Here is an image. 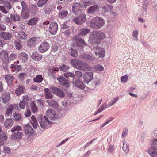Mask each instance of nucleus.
Segmentation results:
<instances>
[{
    "label": "nucleus",
    "instance_id": "18",
    "mask_svg": "<svg viewBox=\"0 0 157 157\" xmlns=\"http://www.w3.org/2000/svg\"><path fill=\"white\" fill-rule=\"evenodd\" d=\"M57 80L60 83V84L64 85L66 87H69L70 83L68 82L67 80L63 76H60L57 78Z\"/></svg>",
    "mask_w": 157,
    "mask_h": 157
},
{
    "label": "nucleus",
    "instance_id": "4",
    "mask_svg": "<svg viewBox=\"0 0 157 157\" xmlns=\"http://www.w3.org/2000/svg\"><path fill=\"white\" fill-rule=\"evenodd\" d=\"M46 117L51 120L56 121L59 118V116L56 112L53 109L49 108L46 112Z\"/></svg>",
    "mask_w": 157,
    "mask_h": 157
},
{
    "label": "nucleus",
    "instance_id": "49",
    "mask_svg": "<svg viewBox=\"0 0 157 157\" xmlns=\"http://www.w3.org/2000/svg\"><path fill=\"white\" fill-rule=\"evenodd\" d=\"M59 68L60 70L64 72L66 71L70 68L69 66L64 64L61 65Z\"/></svg>",
    "mask_w": 157,
    "mask_h": 157
},
{
    "label": "nucleus",
    "instance_id": "59",
    "mask_svg": "<svg viewBox=\"0 0 157 157\" xmlns=\"http://www.w3.org/2000/svg\"><path fill=\"white\" fill-rule=\"evenodd\" d=\"M0 11L5 14L8 13V11L6 9L5 7L3 6H0Z\"/></svg>",
    "mask_w": 157,
    "mask_h": 157
},
{
    "label": "nucleus",
    "instance_id": "38",
    "mask_svg": "<svg viewBox=\"0 0 157 157\" xmlns=\"http://www.w3.org/2000/svg\"><path fill=\"white\" fill-rule=\"evenodd\" d=\"M38 21L37 18L35 17L32 18L28 22L27 24L29 25H35L36 24Z\"/></svg>",
    "mask_w": 157,
    "mask_h": 157
},
{
    "label": "nucleus",
    "instance_id": "11",
    "mask_svg": "<svg viewBox=\"0 0 157 157\" xmlns=\"http://www.w3.org/2000/svg\"><path fill=\"white\" fill-rule=\"evenodd\" d=\"M50 89L54 94L60 97H63L65 96L63 91L60 89L55 87H51Z\"/></svg>",
    "mask_w": 157,
    "mask_h": 157
},
{
    "label": "nucleus",
    "instance_id": "52",
    "mask_svg": "<svg viewBox=\"0 0 157 157\" xmlns=\"http://www.w3.org/2000/svg\"><path fill=\"white\" fill-rule=\"evenodd\" d=\"M68 14L67 11L66 10H64L63 12H61L59 13V17L62 18H64L66 17Z\"/></svg>",
    "mask_w": 157,
    "mask_h": 157
},
{
    "label": "nucleus",
    "instance_id": "54",
    "mask_svg": "<svg viewBox=\"0 0 157 157\" xmlns=\"http://www.w3.org/2000/svg\"><path fill=\"white\" fill-rule=\"evenodd\" d=\"M3 4L7 8V9L9 10L12 8V6L10 3L8 2H4Z\"/></svg>",
    "mask_w": 157,
    "mask_h": 157
},
{
    "label": "nucleus",
    "instance_id": "17",
    "mask_svg": "<svg viewBox=\"0 0 157 157\" xmlns=\"http://www.w3.org/2000/svg\"><path fill=\"white\" fill-rule=\"evenodd\" d=\"M72 83L74 85L80 89L84 90L85 88L84 83L80 80H77L75 81H72Z\"/></svg>",
    "mask_w": 157,
    "mask_h": 157
},
{
    "label": "nucleus",
    "instance_id": "64",
    "mask_svg": "<svg viewBox=\"0 0 157 157\" xmlns=\"http://www.w3.org/2000/svg\"><path fill=\"white\" fill-rule=\"evenodd\" d=\"M59 69L57 67H52L50 68L49 70L50 72L53 73L54 71H58Z\"/></svg>",
    "mask_w": 157,
    "mask_h": 157
},
{
    "label": "nucleus",
    "instance_id": "12",
    "mask_svg": "<svg viewBox=\"0 0 157 157\" xmlns=\"http://www.w3.org/2000/svg\"><path fill=\"white\" fill-rule=\"evenodd\" d=\"M10 93L4 92L1 97V101L3 103H7L10 99Z\"/></svg>",
    "mask_w": 157,
    "mask_h": 157
},
{
    "label": "nucleus",
    "instance_id": "32",
    "mask_svg": "<svg viewBox=\"0 0 157 157\" xmlns=\"http://www.w3.org/2000/svg\"><path fill=\"white\" fill-rule=\"evenodd\" d=\"M90 31V29L87 28H83L80 29L79 33V35L81 36H83L86 35Z\"/></svg>",
    "mask_w": 157,
    "mask_h": 157
},
{
    "label": "nucleus",
    "instance_id": "20",
    "mask_svg": "<svg viewBox=\"0 0 157 157\" xmlns=\"http://www.w3.org/2000/svg\"><path fill=\"white\" fill-rule=\"evenodd\" d=\"M17 106V105L16 104L10 105H9L6 111V115L9 116L11 114L14 108Z\"/></svg>",
    "mask_w": 157,
    "mask_h": 157
},
{
    "label": "nucleus",
    "instance_id": "33",
    "mask_svg": "<svg viewBox=\"0 0 157 157\" xmlns=\"http://www.w3.org/2000/svg\"><path fill=\"white\" fill-rule=\"evenodd\" d=\"M30 121L33 127L35 128H36L38 126V123L36 119L34 116L31 117Z\"/></svg>",
    "mask_w": 157,
    "mask_h": 157
},
{
    "label": "nucleus",
    "instance_id": "8",
    "mask_svg": "<svg viewBox=\"0 0 157 157\" xmlns=\"http://www.w3.org/2000/svg\"><path fill=\"white\" fill-rule=\"evenodd\" d=\"M95 55L99 58H104L105 56V50L104 49L99 47H96L94 48Z\"/></svg>",
    "mask_w": 157,
    "mask_h": 157
},
{
    "label": "nucleus",
    "instance_id": "39",
    "mask_svg": "<svg viewBox=\"0 0 157 157\" xmlns=\"http://www.w3.org/2000/svg\"><path fill=\"white\" fill-rule=\"evenodd\" d=\"M123 145L122 148L123 151L126 153H128L129 151L128 145L125 140L123 141Z\"/></svg>",
    "mask_w": 157,
    "mask_h": 157
},
{
    "label": "nucleus",
    "instance_id": "24",
    "mask_svg": "<svg viewBox=\"0 0 157 157\" xmlns=\"http://www.w3.org/2000/svg\"><path fill=\"white\" fill-rule=\"evenodd\" d=\"M17 34L18 38L21 40H25L27 38L26 33L23 31H18Z\"/></svg>",
    "mask_w": 157,
    "mask_h": 157
},
{
    "label": "nucleus",
    "instance_id": "57",
    "mask_svg": "<svg viewBox=\"0 0 157 157\" xmlns=\"http://www.w3.org/2000/svg\"><path fill=\"white\" fill-rule=\"evenodd\" d=\"M128 76L127 75H126L124 76H122L121 79V82L126 83L128 80Z\"/></svg>",
    "mask_w": 157,
    "mask_h": 157
},
{
    "label": "nucleus",
    "instance_id": "37",
    "mask_svg": "<svg viewBox=\"0 0 157 157\" xmlns=\"http://www.w3.org/2000/svg\"><path fill=\"white\" fill-rule=\"evenodd\" d=\"M21 15L22 18L26 19L29 17V10L21 11Z\"/></svg>",
    "mask_w": 157,
    "mask_h": 157
},
{
    "label": "nucleus",
    "instance_id": "15",
    "mask_svg": "<svg viewBox=\"0 0 157 157\" xmlns=\"http://www.w3.org/2000/svg\"><path fill=\"white\" fill-rule=\"evenodd\" d=\"M81 5L79 3H74L72 6V11L75 15H77L81 11Z\"/></svg>",
    "mask_w": 157,
    "mask_h": 157
},
{
    "label": "nucleus",
    "instance_id": "63",
    "mask_svg": "<svg viewBox=\"0 0 157 157\" xmlns=\"http://www.w3.org/2000/svg\"><path fill=\"white\" fill-rule=\"evenodd\" d=\"M3 151L4 152L7 153H10V149L6 146L3 147Z\"/></svg>",
    "mask_w": 157,
    "mask_h": 157
},
{
    "label": "nucleus",
    "instance_id": "36",
    "mask_svg": "<svg viewBox=\"0 0 157 157\" xmlns=\"http://www.w3.org/2000/svg\"><path fill=\"white\" fill-rule=\"evenodd\" d=\"M98 8L97 5H94L90 7L88 9V13L89 14H92L94 13Z\"/></svg>",
    "mask_w": 157,
    "mask_h": 157
},
{
    "label": "nucleus",
    "instance_id": "7",
    "mask_svg": "<svg viewBox=\"0 0 157 157\" xmlns=\"http://www.w3.org/2000/svg\"><path fill=\"white\" fill-rule=\"evenodd\" d=\"M46 102L48 104L49 106L57 110V111H59L61 110V107L59 106L57 101L54 100H48L46 101Z\"/></svg>",
    "mask_w": 157,
    "mask_h": 157
},
{
    "label": "nucleus",
    "instance_id": "27",
    "mask_svg": "<svg viewBox=\"0 0 157 157\" xmlns=\"http://www.w3.org/2000/svg\"><path fill=\"white\" fill-rule=\"evenodd\" d=\"M32 59L35 61L40 60L42 58V56L38 53H34L31 56Z\"/></svg>",
    "mask_w": 157,
    "mask_h": 157
},
{
    "label": "nucleus",
    "instance_id": "1",
    "mask_svg": "<svg viewBox=\"0 0 157 157\" xmlns=\"http://www.w3.org/2000/svg\"><path fill=\"white\" fill-rule=\"evenodd\" d=\"M105 37L104 33L100 31H95L92 33L88 41L91 44H97L99 43V40H103Z\"/></svg>",
    "mask_w": 157,
    "mask_h": 157
},
{
    "label": "nucleus",
    "instance_id": "40",
    "mask_svg": "<svg viewBox=\"0 0 157 157\" xmlns=\"http://www.w3.org/2000/svg\"><path fill=\"white\" fill-rule=\"evenodd\" d=\"M36 39L35 37H32L28 40L27 45L28 46L30 47L33 46L36 43Z\"/></svg>",
    "mask_w": 157,
    "mask_h": 157
},
{
    "label": "nucleus",
    "instance_id": "58",
    "mask_svg": "<svg viewBox=\"0 0 157 157\" xmlns=\"http://www.w3.org/2000/svg\"><path fill=\"white\" fill-rule=\"evenodd\" d=\"M138 32L137 30H135L133 32L132 35L134 38V40L136 41L138 40V39L137 36L138 35Z\"/></svg>",
    "mask_w": 157,
    "mask_h": 157
},
{
    "label": "nucleus",
    "instance_id": "29",
    "mask_svg": "<svg viewBox=\"0 0 157 157\" xmlns=\"http://www.w3.org/2000/svg\"><path fill=\"white\" fill-rule=\"evenodd\" d=\"M10 18L11 21L14 22L19 21L21 19L20 16L17 14H13L10 15Z\"/></svg>",
    "mask_w": 157,
    "mask_h": 157
},
{
    "label": "nucleus",
    "instance_id": "50",
    "mask_svg": "<svg viewBox=\"0 0 157 157\" xmlns=\"http://www.w3.org/2000/svg\"><path fill=\"white\" fill-rule=\"evenodd\" d=\"M22 7V11L28 10V8L26 4L24 1H22L21 2Z\"/></svg>",
    "mask_w": 157,
    "mask_h": 157
},
{
    "label": "nucleus",
    "instance_id": "3",
    "mask_svg": "<svg viewBox=\"0 0 157 157\" xmlns=\"http://www.w3.org/2000/svg\"><path fill=\"white\" fill-rule=\"evenodd\" d=\"M105 23V20L102 18L96 17L91 20L90 22V26L94 29H98L103 26Z\"/></svg>",
    "mask_w": 157,
    "mask_h": 157
},
{
    "label": "nucleus",
    "instance_id": "45",
    "mask_svg": "<svg viewBox=\"0 0 157 157\" xmlns=\"http://www.w3.org/2000/svg\"><path fill=\"white\" fill-rule=\"evenodd\" d=\"M119 97H117L114 98L113 99L109 102L108 104V107L112 106L115 103H116L118 100Z\"/></svg>",
    "mask_w": 157,
    "mask_h": 157
},
{
    "label": "nucleus",
    "instance_id": "41",
    "mask_svg": "<svg viewBox=\"0 0 157 157\" xmlns=\"http://www.w3.org/2000/svg\"><path fill=\"white\" fill-rule=\"evenodd\" d=\"M31 107L32 111L33 113H36L38 111V109L34 101H32L31 104Z\"/></svg>",
    "mask_w": 157,
    "mask_h": 157
},
{
    "label": "nucleus",
    "instance_id": "53",
    "mask_svg": "<svg viewBox=\"0 0 157 157\" xmlns=\"http://www.w3.org/2000/svg\"><path fill=\"white\" fill-rule=\"evenodd\" d=\"M71 54L72 56L75 57H77L78 56V55L75 50L71 48Z\"/></svg>",
    "mask_w": 157,
    "mask_h": 157
},
{
    "label": "nucleus",
    "instance_id": "9",
    "mask_svg": "<svg viewBox=\"0 0 157 157\" xmlns=\"http://www.w3.org/2000/svg\"><path fill=\"white\" fill-rule=\"evenodd\" d=\"M93 73L92 72H86L83 75L84 82L88 84L93 79Z\"/></svg>",
    "mask_w": 157,
    "mask_h": 157
},
{
    "label": "nucleus",
    "instance_id": "25",
    "mask_svg": "<svg viewBox=\"0 0 157 157\" xmlns=\"http://www.w3.org/2000/svg\"><path fill=\"white\" fill-rule=\"evenodd\" d=\"M81 57L83 58L84 59L87 60L90 62H93L95 60L93 57L88 54H84L81 55Z\"/></svg>",
    "mask_w": 157,
    "mask_h": 157
},
{
    "label": "nucleus",
    "instance_id": "6",
    "mask_svg": "<svg viewBox=\"0 0 157 157\" xmlns=\"http://www.w3.org/2000/svg\"><path fill=\"white\" fill-rule=\"evenodd\" d=\"M0 56L3 63L6 65L5 66H4L3 67L6 68H8L9 62L7 52L5 51H1L0 54Z\"/></svg>",
    "mask_w": 157,
    "mask_h": 157
},
{
    "label": "nucleus",
    "instance_id": "48",
    "mask_svg": "<svg viewBox=\"0 0 157 157\" xmlns=\"http://www.w3.org/2000/svg\"><path fill=\"white\" fill-rule=\"evenodd\" d=\"M14 43L16 49L18 50H20L22 47L20 41L18 40H16L14 41Z\"/></svg>",
    "mask_w": 157,
    "mask_h": 157
},
{
    "label": "nucleus",
    "instance_id": "19",
    "mask_svg": "<svg viewBox=\"0 0 157 157\" xmlns=\"http://www.w3.org/2000/svg\"><path fill=\"white\" fill-rule=\"evenodd\" d=\"M23 136V134L20 132L17 131L13 133L12 135L11 138L15 140H18L21 139Z\"/></svg>",
    "mask_w": 157,
    "mask_h": 157
},
{
    "label": "nucleus",
    "instance_id": "42",
    "mask_svg": "<svg viewBox=\"0 0 157 157\" xmlns=\"http://www.w3.org/2000/svg\"><path fill=\"white\" fill-rule=\"evenodd\" d=\"M94 69L97 71H103L104 67L101 65H96L93 66Z\"/></svg>",
    "mask_w": 157,
    "mask_h": 157
},
{
    "label": "nucleus",
    "instance_id": "34",
    "mask_svg": "<svg viewBox=\"0 0 157 157\" xmlns=\"http://www.w3.org/2000/svg\"><path fill=\"white\" fill-rule=\"evenodd\" d=\"M19 58L23 61L26 62L28 58V55L25 52H22L19 54Z\"/></svg>",
    "mask_w": 157,
    "mask_h": 157
},
{
    "label": "nucleus",
    "instance_id": "2",
    "mask_svg": "<svg viewBox=\"0 0 157 157\" xmlns=\"http://www.w3.org/2000/svg\"><path fill=\"white\" fill-rule=\"evenodd\" d=\"M71 63L73 67L83 71H88L90 69V67L88 64L77 59H72Z\"/></svg>",
    "mask_w": 157,
    "mask_h": 157
},
{
    "label": "nucleus",
    "instance_id": "56",
    "mask_svg": "<svg viewBox=\"0 0 157 157\" xmlns=\"http://www.w3.org/2000/svg\"><path fill=\"white\" fill-rule=\"evenodd\" d=\"M27 103L26 102L24 101H21L19 104V106L20 108L21 109H24L25 108Z\"/></svg>",
    "mask_w": 157,
    "mask_h": 157
},
{
    "label": "nucleus",
    "instance_id": "51",
    "mask_svg": "<svg viewBox=\"0 0 157 157\" xmlns=\"http://www.w3.org/2000/svg\"><path fill=\"white\" fill-rule=\"evenodd\" d=\"M21 129V127L19 125L14 126L11 129V131L12 133L16 131H20Z\"/></svg>",
    "mask_w": 157,
    "mask_h": 157
},
{
    "label": "nucleus",
    "instance_id": "13",
    "mask_svg": "<svg viewBox=\"0 0 157 157\" xmlns=\"http://www.w3.org/2000/svg\"><path fill=\"white\" fill-rule=\"evenodd\" d=\"M86 20V16L84 14H81L78 17H75L73 21L75 23L80 25L84 22Z\"/></svg>",
    "mask_w": 157,
    "mask_h": 157
},
{
    "label": "nucleus",
    "instance_id": "55",
    "mask_svg": "<svg viewBox=\"0 0 157 157\" xmlns=\"http://www.w3.org/2000/svg\"><path fill=\"white\" fill-rule=\"evenodd\" d=\"M151 145L152 146L157 147V139H154L151 141Z\"/></svg>",
    "mask_w": 157,
    "mask_h": 157
},
{
    "label": "nucleus",
    "instance_id": "62",
    "mask_svg": "<svg viewBox=\"0 0 157 157\" xmlns=\"http://www.w3.org/2000/svg\"><path fill=\"white\" fill-rule=\"evenodd\" d=\"M108 152L111 154H113L114 152V147L113 146L110 145L108 149Z\"/></svg>",
    "mask_w": 157,
    "mask_h": 157
},
{
    "label": "nucleus",
    "instance_id": "28",
    "mask_svg": "<svg viewBox=\"0 0 157 157\" xmlns=\"http://www.w3.org/2000/svg\"><path fill=\"white\" fill-rule=\"evenodd\" d=\"M13 123V121L12 119L10 118L8 119L5 122L4 126L6 128H9L12 126Z\"/></svg>",
    "mask_w": 157,
    "mask_h": 157
},
{
    "label": "nucleus",
    "instance_id": "44",
    "mask_svg": "<svg viewBox=\"0 0 157 157\" xmlns=\"http://www.w3.org/2000/svg\"><path fill=\"white\" fill-rule=\"evenodd\" d=\"M48 0H39L37 2V6L41 7L46 3Z\"/></svg>",
    "mask_w": 157,
    "mask_h": 157
},
{
    "label": "nucleus",
    "instance_id": "21",
    "mask_svg": "<svg viewBox=\"0 0 157 157\" xmlns=\"http://www.w3.org/2000/svg\"><path fill=\"white\" fill-rule=\"evenodd\" d=\"M45 97L47 99H51L54 96V95L52 93L50 90L48 88L44 90Z\"/></svg>",
    "mask_w": 157,
    "mask_h": 157
},
{
    "label": "nucleus",
    "instance_id": "16",
    "mask_svg": "<svg viewBox=\"0 0 157 157\" xmlns=\"http://www.w3.org/2000/svg\"><path fill=\"white\" fill-rule=\"evenodd\" d=\"M24 128L25 133L26 135L29 136L33 133L34 131L30 125H26L24 127Z\"/></svg>",
    "mask_w": 157,
    "mask_h": 157
},
{
    "label": "nucleus",
    "instance_id": "43",
    "mask_svg": "<svg viewBox=\"0 0 157 157\" xmlns=\"http://www.w3.org/2000/svg\"><path fill=\"white\" fill-rule=\"evenodd\" d=\"M43 80V78L41 75H38L36 76V77L34 78V82L40 83Z\"/></svg>",
    "mask_w": 157,
    "mask_h": 157
},
{
    "label": "nucleus",
    "instance_id": "61",
    "mask_svg": "<svg viewBox=\"0 0 157 157\" xmlns=\"http://www.w3.org/2000/svg\"><path fill=\"white\" fill-rule=\"evenodd\" d=\"M74 75L78 78H79L82 76V74L81 71H75Z\"/></svg>",
    "mask_w": 157,
    "mask_h": 157
},
{
    "label": "nucleus",
    "instance_id": "5",
    "mask_svg": "<svg viewBox=\"0 0 157 157\" xmlns=\"http://www.w3.org/2000/svg\"><path fill=\"white\" fill-rule=\"evenodd\" d=\"M38 118L41 127L43 129H45L47 128V124L45 120L50 124H52V122L47 118L45 116L43 117V116L39 115Z\"/></svg>",
    "mask_w": 157,
    "mask_h": 157
},
{
    "label": "nucleus",
    "instance_id": "23",
    "mask_svg": "<svg viewBox=\"0 0 157 157\" xmlns=\"http://www.w3.org/2000/svg\"><path fill=\"white\" fill-rule=\"evenodd\" d=\"M2 17L1 21L3 23L8 25H10L12 23L11 20L10 18L8 16L5 15H2Z\"/></svg>",
    "mask_w": 157,
    "mask_h": 157
},
{
    "label": "nucleus",
    "instance_id": "47",
    "mask_svg": "<svg viewBox=\"0 0 157 157\" xmlns=\"http://www.w3.org/2000/svg\"><path fill=\"white\" fill-rule=\"evenodd\" d=\"M13 116V117L14 119L16 121L20 120L21 118V116L20 114L17 113H14Z\"/></svg>",
    "mask_w": 157,
    "mask_h": 157
},
{
    "label": "nucleus",
    "instance_id": "35",
    "mask_svg": "<svg viewBox=\"0 0 157 157\" xmlns=\"http://www.w3.org/2000/svg\"><path fill=\"white\" fill-rule=\"evenodd\" d=\"M73 40L76 42H79V44L83 45H87L86 43L83 40L79 37L78 36H76Z\"/></svg>",
    "mask_w": 157,
    "mask_h": 157
},
{
    "label": "nucleus",
    "instance_id": "30",
    "mask_svg": "<svg viewBox=\"0 0 157 157\" xmlns=\"http://www.w3.org/2000/svg\"><path fill=\"white\" fill-rule=\"evenodd\" d=\"M25 89L24 87L22 85H20L15 90V93L17 95H19L23 93Z\"/></svg>",
    "mask_w": 157,
    "mask_h": 157
},
{
    "label": "nucleus",
    "instance_id": "60",
    "mask_svg": "<svg viewBox=\"0 0 157 157\" xmlns=\"http://www.w3.org/2000/svg\"><path fill=\"white\" fill-rule=\"evenodd\" d=\"M64 76L66 78H68L70 77H74L75 75L74 74L71 72H68L64 74Z\"/></svg>",
    "mask_w": 157,
    "mask_h": 157
},
{
    "label": "nucleus",
    "instance_id": "46",
    "mask_svg": "<svg viewBox=\"0 0 157 157\" xmlns=\"http://www.w3.org/2000/svg\"><path fill=\"white\" fill-rule=\"evenodd\" d=\"M7 136L6 133L2 132L0 134V139L3 141L7 140Z\"/></svg>",
    "mask_w": 157,
    "mask_h": 157
},
{
    "label": "nucleus",
    "instance_id": "26",
    "mask_svg": "<svg viewBox=\"0 0 157 157\" xmlns=\"http://www.w3.org/2000/svg\"><path fill=\"white\" fill-rule=\"evenodd\" d=\"M148 152L153 157H157V149L151 147L148 150Z\"/></svg>",
    "mask_w": 157,
    "mask_h": 157
},
{
    "label": "nucleus",
    "instance_id": "31",
    "mask_svg": "<svg viewBox=\"0 0 157 157\" xmlns=\"http://www.w3.org/2000/svg\"><path fill=\"white\" fill-rule=\"evenodd\" d=\"M5 78L9 85H10L12 84L14 78L13 76L7 75H5Z\"/></svg>",
    "mask_w": 157,
    "mask_h": 157
},
{
    "label": "nucleus",
    "instance_id": "10",
    "mask_svg": "<svg viewBox=\"0 0 157 157\" xmlns=\"http://www.w3.org/2000/svg\"><path fill=\"white\" fill-rule=\"evenodd\" d=\"M58 29L57 23L55 22L51 23L48 28L49 31L50 33L53 35H55Z\"/></svg>",
    "mask_w": 157,
    "mask_h": 157
},
{
    "label": "nucleus",
    "instance_id": "22",
    "mask_svg": "<svg viewBox=\"0 0 157 157\" xmlns=\"http://www.w3.org/2000/svg\"><path fill=\"white\" fill-rule=\"evenodd\" d=\"M0 36L2 38H3L6 40H10L12 36V34L8 32H1L0 33Z\"/></svg>",
    "mask_w": 157,
    "mask_h": 157
},
{
    "label": "nucleus",
    "instance_id": "14",
    "mask_svg": "<svg viewBox=\"0 0 157 157\" xmlns=\"http://www.w3.org/2000/svg\"><path fill=\"white\" fill-rule=\"evenodd\" d=\"M49 47V44L47 42H43L38 47V50L40 52L43 53L47 51Z\"/></svg>",
    "mask_w": 157,
    "mask_h": 157
}]
</instances>
